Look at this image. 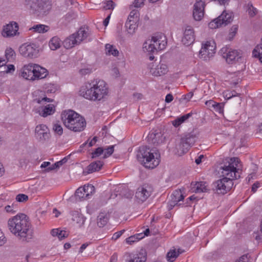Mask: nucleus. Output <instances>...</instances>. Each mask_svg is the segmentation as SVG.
Listing matches in <instances>:
<instances>
[{
  "label": "nucleus",
  "mask_w": 262,
  "mask_h": 262,
  "mask_svg": "<svg viewBox=\"0 0 262 262\" xmlns=\"http://www.w3.org/2000/svg\"><path fill=\"white\" fill-rule=\"evenodd\" d=\"M55 112V108L53 105L49 104L44 107L40 115L46 117L48 115L53 114Z\"/></svg>",
  "instance_id": "e433bc0d"
},
{
  "label": "nucleus",
  "mask_w": 262,
  "mask_h": 262,
  "mask_svg": "<svg viewBox=\"0 0 262 262\" xmlns=\"http://www.w3.org/2000/svg\"><path fill=\"white\" fill-rule=\"evenodd\" d=\"M192 113H189L184 115H183L180 117L177 118L174 120L172 121V125L174 127H178L182 123L184 122L186 120H187L189 117L192 116Z\"/></svg>",
  "instance_id": "c9c22d12"
},
{
  "label": "nucleus",
  "mask_w": 262,
  "mask_h": 262,
  "mask_svg": "<svg viewBox=\"0 0 262 262\" xmlns=\"http://www.w3.org/2000/svg\"><path fill=\"white\" fill-rule=\"evenodd\" d=\"M19 51L23 56L32 58L37 57L39 50L38 47L34 43H25L19 47Z\"/></svg>",
  "instance_id": "f8f14e48"
},
{
  "label": "nucleus",
  "mask_w": 262,
  "mask_h": 262,
  "mask_svg": "<svg viewBox=\"0 0 262 262\" xmlns=\"http://www.w3.org/2000/svg\"><path fill=\"white\" fill-rule=\"evenodd\" d=\"M165 140V137L160 130L150 131L147 136V142L155 146L163 143Z\"/></svg>",
  "instance_id": "2eb2a0df"
},
{
  "label": "nucleus",
  "mask_w": 262,
  "mask_h": 262,
  "mask_svg": "<svg viewBox=\"0 0 262 262\" xmlns=\"http://www.w3.org/2000/svg\"><path fill=\"white\" fill-rule=\"evenodd\" d=\"M137 23L136 22V20L131 21L130 19L129 20H127L125 23V27L127 29L128 33L130 34H133L135 33L136 29L138 27Z\"/></svg>",
  "instance_id": "72a5a7b5"
},
{
  "label": "nucleus",
  "mask_w": 262,
  "mask_h": 262,
  "mask_svg": "<svg viewBox=\"0 0 262 262\" xmlns=\"http://www.w3.org/2000/svg\"><path fill=\"white\" fill-rule=\"evenodd\" d=\"M33 101L34 102H37V103L38 104H40L42 102H52L53 101L52 99H50V98H49L46 96H44L43 97H40V98H35Z\"/></svg>",
  "instance_id": "8fccbe9b"
},
{
  "label": "nucleus",
  "mask_w": 262,
  "mask_h": 262,
  "mask_svg": "<svg viewBox=\"0 0 262 262\" xmlns=\"http://www.w3.org/2000/svg\"><path fill=\"white\" fill-rule=\"evenodd\" d=\"M89 244H90V243H88L83 244L80 248L79 252L82 253L83 251V250H84L86 248V247L89 245Z\"/></svg>",
  "instance_id": "338daca9"
},
{
  "label": "nucleus",
  "mask_w": 262,
  "mask_h": 262,
  "mask_svg": "<svg viewBox=\"0 0 262 262\" xmlns=\"http://www.w3.org/2000/svg\"><path fill=\"white\" fill-rule=\"evenodd\" d=\"M237 158L233 157L228 159L227 162L221 168L223 169V178L215 182V190L217 194L224 195L229 191L233 187V180L240 177L238 174L236 167L239 163Z\"/></svg>",
  "instance_id": "f257e3e1"
},
{
  "label": "nucleus",
  "mask_w": 262,
  "mask_h": 262,
  "mask_svg": "<svg viewBox=\"0 0 262 262\" xmlns=\"http://www.w3.org/2000/svg\"><path fill=\"white\" fill-rule=\"evenodd\" d=\"M10 232L19 238L26 239L31 228L29 217L25 214H18L10 219L8 222Z\"/></svg>",
  "instance_id": "7ed1b4c3"
},
{
  "label": "nucleus",
  "mask_w": 262,
  "mask_h": 262,
  "mask_svg": "<svg viewBox=\"0 0 262 262\" xmlns=\"http://www.w3.org/2000/svg\"><path fill=\"white\" fill-rule=\"evenodd\" d=\"M184 198H171V199L168 202V209L170 210L176 205L181 206L182 205L181 202H184Z\"/></svg>",
  "instance_id": "2f4dec72"
},
{
  "label": "nucleus",
  "mask_w": 262,
  "mask_h": 262,
  "mask_svg": "<svg viewBox=\"0 0 262 262\" xmlns=\"http://www.w3.org/2000/svg\"><path fill=\"white\" fill-rule=\"evenodd\" d=\"M108 217L103 213H101L97 217V225L99 227H103L107 223Z\"/></svg>",
  "instance_id": "58836bf2"
},
{
  "label": "nucleus",
  "mask_w": 262,
  "mask_h": 262,
  "mask_svg": "<svg viewBox=\"0 0 262 262\" xmlns=\"http://www.w3.org/2000/svg\"><path fill=\"white\" fill-rule=\"evenodd\" d=\"M28 200V198H16L15 202H14L11 206H14L13 207L14 210H16L17 209V203H23L26 202Z\"/></svg>",
  "instance_id": "49530a36"
},
{
  "label": "nucleus",
  "mask_w": 262,
  "mask_h": 262,
  "mask_svg": "<svg viewBox=\"0 0 262 262\" xmlns=\"http://www.w3.org/2000/svg\"><path fill=\"white\" fill-rule=\"evenodd\" d=\"M139 12L137 10H133L130 12L128 17L127 20L130 19L131 21L136 20V22L139 21Z\"/></svg>",
  "instance_id": "79ce46f5"
},
{
  "label": "nucleus",
  "mask_w": 262,
  "mask_h": 262,
  "mask_svg": "<svg viewBox=\"0 0 262 262\" xmlns=\"http://www.w3.org/2000/svg\"><path fill=\"white\" fill-rule=\"evenodd\" d=\"M92 72V70L89 68L82 69L79 70V73L82 75L89 74Z\"/></svg>",
  "instance_id": "bf43d9fd"
},
{
  "label": "nucleus",
  "mask_w": 262,
  "mask_h": 262,
  "mask_svg": "<svg viewBox=\"0 0 262 262\" xmlns=\"http://www.w3.org/2000/svg\"><path fill=\"white\" fill-rule=\"evenodd\" d=\"M63 47L67 49H71L74 47L75 45H79L76 37H75V34H73L67 37L62 42Z\"/></svg>",
  "instance_id": "cd10ccee"
},
{
  "label": "nucleus",
  "mask_w": 262,
  "mask_h": 262,
  "mask_svg": "<svg viewBox=\"0 0 262 262\" xmlns=\"http://www.w3.org/2000/svg\"><path fill=\"white\" fill-rule=\"evenodd\" d=\"M34 136L39 142L44 143L50 137V130L47 126L45 124L37 125L35 128Z\"/></svg>",
  "instance_id": "9b49d317"
},
{
  "label": "nucleus",
  "mask_w": 262,
  "mask_h": 262,
  "mask_svg": "<svg viewBox=\"0 0 262 262\" xmlns=\"http://www.w3.org/2000/svg\"><path fill=\"white\" fill-rule=\"evenodd\" d=\"M173 99V96L170 94H168L166 96L165 101L167 103H169L172 101Z\"/></svg>",
  "instance_id": "0e129e2a"
},
{
  "label": "nucleus",
  "mask_w": 262,
  "mask_h": 262,
  "mask_svg": "<svg viewBox=\"0 0 262 262\" xmlns=\"http://www.w3.org/2000/svg\"><path fill=\"white\" fill-rule=\"evenodd\" d=\"M103 152V149L102 147H98L92 153V158H95L100 156Z\"/></svg>",
  "instance_id": "3c124183"
},
{
  "label": "nucleus",
  "mask_w": 262,
  "mask_h": 262,
  "mask_svg": "<svg viewBox=\"0 0 262 262\" xmlns=\"http://www.w3.org/2000/svg\"><path fill=\"white\" fill-rule=\"evenodd\" d=\"M34 64L26 65L21 72V76L26 79L34 80Z\"/></svg>",
  "instance_id": "5701e85b"
},
{
  "label": "nucleus",
  "mask_w": 262,
  "mask_h": 262,
  "mask_svg": "<svg viewBox=\"0 0 262 262\" xmlns=\"http://www.w3.org/2000/svg\"><path fill=\"white\" fill-rule=\"evenodd\" d=\"M190 185L192 192L195 193L206 192L209 190L206 182H192Z\"/></svg>",
  "instance_id": "aec40b11"
},
{
  "label": "nucleus",
  "mask_w": 262,
  "mask_h": 262,
  "mask_svg": "<svg viewBox=\"0 0 262 262\" xmlns=\"http://www.w3.org/2000/svg\"><path fill=\"white\" fill-rule=\"evenodd\" d=\"M7 62L5 59L0 58V67L3 68V71L1 72L4 73H12L15 71V67L13 64L6 65Z\"/></svg>",
  "instance_id": "c85d7f7f"
},
{
  "label": "nucleus",
  "mask_w": 262,
  "mask_h": 262,
  "mask_svg": "<svg viewBox=\"0 0 262 262\" xmlns=\"http://www.w3.org/2000/svg\"><path fill=\"white\" fill-rule=\"evenodd\" d=\"M108 93L106 82L101 80H93L85 83L79 91V95L92 101H100L104 99Z\"/></svg>",
  "instance_id": "f03ea898"
},
{
  "label": "nucleus",
  "mask_w": 262,
  "mask_h": 262,
  "mask_svg": "<svg viewBox=\"0 0 262 262\" xmlns=\"http://www.w3.org/2000/svg\"><path fill=\"white\" fill-rule=\"evenodd\" d=\"M61 118L64 126L75 132H81L86 126L85 119L73 110L63 112Z\"/></svg>",
  "instance_id": "39448f33"
},
{
  "label": "nucleus",
  "mask_w": 262,
  "mask_h": 262,
  "mask_svg": "<svg viewBox=\"0 0 262 262\" xmlns=\"http://www.w3.org/2000/svg\"><path fill=\"white\" fill-rule=\"evenodd\" d=\"M205 2L202 0H196L193 5V17L196 21L201 20L204 16Z\"/></svg>",
  "instance_id": "f3484780"
},
{
  "label": "nucleus",
  "mask_w": 262,
  "mask_h": 262,
  "mask_svg": "<svg viewBox=\"0 0 262 262\" xmlns=\"http://www.w3.org/2000/svg\"><path fill=\"white\" fill-rule=\"evenodd\" d=\"M5 56L8 61H11L14 59L15 53L12 48H8L5 51Z\"/></svg>",
  "instance_id": "37998d69"
},
{
  "label": "nucleus",
  "mask_w": 262,
  "mask_h": 262,
  "mask_svg": "<svg viewBox=\"0 0 262 262\" xmlns=\"http://www.w3.org/2000/svg\"><path fill=\"white\" fill-rule=\"evenodd\" d=\"M71 215L72 216V220L73 222L76 223L77 226L79 228L83 227L86 218L82 214L77 211H73Z\"/></svg>",
  "instance_id": "b1692460"
},
{
  "label": "nucleus",
  "mask_w": 262,
  "mask_h": 262,
  "mask_svg": "<svg viewBox=\"0 0 262 262\" xmlns=\"http://www.w3.org/2000/svg\"><path fill=\"white\" fill-rule=\"evenodd\" d=\"M49 45L52 50H56L61 46V40L57 36H54L50 40Z\"/></svg>",
  "instance_id": "f704fd0d"
},
{
  "label": "nucleus",
  "mask_w": 262,
  "mask_h": 262,
  "mask_svg": "<svg viewBox=\"0 0 262 262\" xmlns=\"http://www.w3.org/2000/svg\"><path fill=\"white\" fill-rule=\"evenodd\" d=\"M150 73L154 76H161L165 75L168 72V67L165 63L156 62L150 63L148 65Z\"/></svg>",
  "instance_id": "ddd939ff"
},
{
  "label": "nucleus",
  "mask_w": 262,
  "mask_h": 262,
  "mask_svg": "<svg viewBox=\"0 0 262 262\" xmlns=\"http://www.w3.org/2000/svg\"><path fill=\"white\" fill-rule=\"evenodd\" d=\"M194 33L193 28L190 26H187L184 32L182 42L184 45L188 46L194 42Z\"/></svg>",
  "instance_id": "6ab92c4d"
},
{
  "label": "nucleus",
  "mask_w": 262,
  "mask_h": 262,
  "mask_svg": "<svg viewBox=\"0 0 262 262\" xmlns=\"http://www.w3.org/2000/svg\"><path fill=\"white\" fill-rule=\"evenodd\" d=\"M171 196H184L183 194L182 193L181 190H176L172 193Z\"/></svg>",
  "instance_id": "680f3d73"
},
{
  "label": "nucleus",
  "mask_w": 262,
  "mask_h": 262,
  "mask_svg": "<svg viewBox=\"0 0 262 262\" xmlns=\"http://www.w3.org/2000/svg\"><path fill=\"white\" fill-rule=\"evenodd\" d=\"M51 234L53 237H57L59 240L68 236V233L64 230H61L59 229H53L51 231Z\"/></svg>",
  "instance_id": "c756f323"
},
{
  "label": "nucleus",
  "mask_w": 262,
  "mask_h": 262,
  "mask_svg": "<svg viewBox=\"0 0 262 262\" xmlns=\"http://www.w3.org/2000/svg\"><path fill=\"white\" fill-rule=\"evenodd\" d=\"M215 44L214 41H207L202 46L199 52V56L204 60H209L215 52Z\"/></svg>",
  "instance_id": "9d476101"
},
{
  "label": "nucleus",
  "mask_w": 262,
  "mask_h": 262,
  "mask_svg": "<svg viewBox=\"0 0 262 262\" xmlns=\"http://www.w3.org/2000/svg\"><path fill=\"white\" fill-rule=\"evenodd\" d=\"M221 53L228 63H232L233 62L238 61L241 58L237 50H232L227 47L223 48L221 50Z\"/></svg>",
  "instance_id": "4468645a"
},
{
  "label": "nucleus",
  "mask_w": 262,
  "mask_h": 262,
  "mask_svg": "<svg viewBox=\"0 0 262 262\" xmlns=\"http://www.w3.org/2000/svg\"><path fill=\"white\" fill-rule=\"evenodd\" d=\"M167 45V39L164 34L156 33L151 39L146 41L143 44V49L149 53H155L158 50L164 49Z\"/></svg>",
  "instance_id": "423d86ee"
},
{
  "label": "nucleus",
  "mask_w": 262,
  "mask_h": 262,
  "mask_svg": "<svg viewBox=\"0 0 262 262\" xmlns=\"http://www.w3.org/2000/svg\"><path fill=\"white\" fill-rule=\"evenodd\" d=\"M53 130L56 134H58L59 136L61 135L63 133L62 127L58 123L53 124Z\"/></svg>",
  "instance_id": "c03bdc74"
},
{
  "label": "nucleus",
  "mask_w": 262,
  "mask_h": 262,
  "mask_svg": "<svg viewBox=\"0 0 262 262\" xmlns=\"http://www.w3.org/2000/svg\"><path fill=\"white\" fill-rule=\"evenodd\" d=\"M215 101L212 100H210L208 101H206L205 104L208 106V107H213L214 104H215Z\"/></svg>",
  "instance_id": "69168bd1"
},
{
  "label": "nucleus",
  "mask_w": 262,
  "mask_h": 262,
  "mask_svg": "<svg viewBox=\"0 0 262 262\" xmlns=\"http://www.w3.org/2000/svg\"><path fill=\"white\" fill-rule=\"evenodd\" d=\"M197 138L196 134L193 132L186 134L180 140L179 147H177L178 151L179 152V150H180L181 154L186 152L189 147L195 143Z\"/></svg>",
  "instance_id": "6e6552de"
},
{
  "label": "nucleus",
  "mask_w": 262,
  "mask_h": 262,
  "mask_svg": "<svg viewBox=\"0 0 262 262\" xmlns=\"http://www.w3.org/2000/svg\"><path fill=\"white\" fill-rule=\"evenodd\" d=\"M124 231H125L124 230H122L118 232H115L112 236V239H114V240H117L122 235V234L124 232Z\"/></svg>",
  "instance_id": "13d9d810"
},
{
  "label": "nucleus",
  "mask_w": 262,
  "mask_h": 262,
  "mask_svg": "<svg viewBox=\"0 0 262 262\" xmlns=\"http://www.w3.org/2000/svg\"><path fill=\"white\" fill-rule=\"evenodd\" d=\"M7 242V238L4 232L0 228V246L4 245Z\"/></svg>",
  "instance_id": "5fc2aeb1"
},
{
  "label": "nucleus",
  "mask_w": 262,
  "mask_h": 262,
  "mask_svg": "<svg viewBox=\"0 0 262 262\" xmlns=\"http://www.w3.org/2000/svg\"><path fill=\"white\" fill-rule=\"evenodd\" d=\"M115 4L112 0L106 1L104 2L103 9L105 10L113 9Z\"/></svg>",
  "instance_id": "de8ad7c7"
},
{
  "label": "nucleus",
  "mask_w": 262,
  "mask_h": 262,
  "mask_svg": "<svg viewBox=\"0 0 262 262\" xmlns=\"http://www.w3.org/2000/svg\"><path fill=\"white\" fill-rule=\"evenodd\" d=\"M179 254V252L176 251L175 249L170 250L167 254L166 258L167 260L170 262H173Z\"/></svg>",
  "instance_id": "a19ab883"
},
{
  "label": "nucleus",
  "mask_w": 262,
  "mask_h": 262,
  "mask_svg": "<svg viewBox=\"0 0 262 262\" xmlns=\"http://www.w3.org/2000/svg\"><path fill=\"white\" fill-rule=\"evenodd\" d=\"M68 161L67 158H64L62 160L55 162L54 164H52L50 167H48L45 169L46 172H49L51 170L58 169L60 167H61L63 164L66 163Z\"/></svg>",
  "instance_id": "4c0bfd02"
},
{
  "label": "nucleus",
  "mask_w": 262,
  "mask_h": 262,
  "mask_svg": "<svg viewBox=\"0 0 262 262\" xmlns=\"http://www.w3.org/2000/svg\"><path fill=\"white\" fill-rule=\"evenodd\" d=\"M13 207H14V206H12L11 205H7L5 207V209L6 211L7 212L14 213L17 211V210H14Z\"/></svg>",
  "instance_id": "052dcab7"
},
{
  "label": "nucleus",
  "mask_w": 262,
  "mask_h": 262,
  "mask_svg": "<svg viewBox=\"0 0 262 262\" xmlns=\"http://www.w3.org/2000/svg\"><path fill=\"white\" fill-rule=\"evenodd\" d=\"M74 34L78 43L80 44L90 35V31L88 27L83 26L80 27L78 31Z\"/></svg>",
  "instance_id": "4be33fe9"
},
{
  "label": "nucleus",
  "mask_w": 262,
  "mask_h": 262,
  "mask_svg": "<svg viewBox=\"0 0 262 262\" xmlns=\"http://www.w3.org/2000/svg\"><path fill=\"white\" fill-rule=\"evenodd\" d=\"M138 238L136 237L135 236H131L126 239V243L131 245L133 243L137 242Z\"/></svg>",
  "instance_id": "4d7b16f0"
},
{
  "label": "nucleus",
  "mask_w": 262,
  "mask_h": 262,
  "mask_svg": "<svg viewBox=\"0 0 262 262\" xmlns=\"http://www.w3.org/2000/svg\"><path fill=\"white\" fill-rule=\"evenodd\" d=\"M213 108L216 112L223 113L224 111V104L222 103L215 102V104Z\"/></svg>",
  "instance_id": "09e8293b"
},
{
  "label": "nucleus",
  "mask_w": 262,
  "mask_h": 262,
  "mask_svg": "<svg viewBox=\"0 0 262 262\" xmlns=\"http://www.w3.org/2000/svg\"><path fill=\"white\" fill-rule=\"evenodd\" d=\"M34 68L33 72L34 75V79L35 78H44L48 74V72L45 68H42L38 64H34Z\"/></svg>",
  "instance_id": "a878e982"
},
{
  "label": "nucleus",
  "mask_w": 262,
  "mask_h": 262,
  "mask_svg": "<svg viewBox=\"0 0 262 262\" xmlns=\"http://www.w3.org/2000/svg\"><path fill=\"white\" fill-rule=\"evenodd\" d=\"M260 187V183L258 182L254 183L252 187V191L255 192L256 191L257 189Z\"/></svg>",
  "instance_id": "e2e57ef3"
},
{
  "label": "nucleus",
  "mask_w": 262,
  "mask_h": 262,
  "mask_svg": "<svg viewBox=\"0 0 262 262\" xmlns=\"http://www.w3.org/2000/svg\"><path fill=\"white\" fill-rule=\"evenodd\" d=\"M146 255L145 253L140 252L130 257L126 260V262H146Z\"/></svg>",
  "instance_id": "7c9ffc66"
},
{
  "label": "nucleus",
  "mask_w": 262,
  "mask_h": 262,
  "mask_svg": "<svg viewBox=\"0 0 262 262\" xmlns=\"http://www.w3.org/2000/svg\"><path fill=\"white\" fill-rule=\"evenodd\" d=\"M144 0H135L133 3L135 8H140L144 5Z\"/></svg>",
  "instance_id": "6e6d98bb"
},
{
  "label": "nucleus",
  "mask_w": 262,
  "mask_h": 262,
  "mask_svg": "<svg viewBox=\"0 0 262 262\" xmlns=\"http://www.w3.org/2000/svg\"><path fill=\"white\" fill-rule=\"evenodd\" d=\"M105 51L107 55H112L114 56H117L119 54L118 50L113 45L106 44L105 45Z\"/></svg>",
  "instance_id": "ea45409f"
},
{
  "label": "nucleus",
  "mask_w": 262,
  "mask_h": 262,
  "mask_svg": "<svg viewBox=\"0 0 262 262\" xmlns=\"http://www.w3.org/2000/svg\"><path fill=\"white\" fill-rule=\"evenodd\" d=\"M19 26L18 24L14 21H10L9 24L4 26L2 35L5 37H13L19 35L18 32Z\"/></svg>",
  "instance_id": "dca6fc26"
},
{
  "label": "nucleus",
  "mask_w": 262,
  "mask_h": 262,
  "mask_svg": "<svg viewBox=\"0 0 262 262\" xmlns=\"http://www.w3.org/2000/svg\"><path fill=\"white\" fill-rule=\"evenodd\" d=\"M95 192V187L92 184H88L77 188L74 193V196H80L84 194L85 196H90L93 195Z\"/></svg>",
  "instance_id": "a211bd4d"
},
{
  "label": "nucleus",
  "mask_w": 262,
  "mask_h": 262,
  "mask_svg": "<svg viewBox=\"0 0 262 262\" xmlns=\"http://www.w3.org/2000/svg\"><path fill=\"white\" fill-rule=\"evenodd\" d=\"M103 165V162L101 161H97L92 162L86 168L84 173H91L100 170Z\"/></svg>",
  "instance_id": "393cba45"
},
{
  "label": "nucleus",
  "mask_w": 262,
  "mask_h": 262,
  "mask_svg": "<svg viewBox=\"0 0 262 262\" xmlns=\"http://www.w3.org/2000/svg\"><path fill=\"white\" fill-rule=\"evenodd\" d=\"M133 97L135 99L138 100L141 99L143 97V95L141 93H135L133 95Z\"/></svg>",
  "instance_id": "774afa93"
},
{
  "label": "nucleus",
  "mask_w": 262,
  "mask_h": 262,
  "mask_svg": "<svg viewBox=\"0 0 262 262\" xmlns=\"http://www.w3.org/2000/svg\"><path fill=\"white\" fill-rule=\"evenodd\" d=\"M30 30H32L34 32L39 33H44L48 32L50 30V27L48 26L37 24L34 25L32 27L29 29Z\"/></svg>",
  "instance_id": "473e14b6"
},
{
  "label": "nucleus",
  "mask_w": 262,
  "mask_h": 262,
  "mask_svg": "<svg viewBox=\"0 0 262 262\" xmlns=\"http://www.w3.org/2000/svg\"><path fill=\"white\" fill-rule=\"evenodd\" d=\"M136 157L138 161L146 168L152 169L160 163L159 152L156 149H150L146 146L139 148Z\"/></svg>",
  "instance_id": "20e7f679"
},
{
  "label": "nucleus",
  "mask_w": 262,
  "mask_h": 262,
  "mask_svg": "<svg viewBox=\"0 0 262 262\" xmlns=\"http://www.w3.org/2000/svg\"><path fill=\"white\" fill-rule=\"evenodd\" d=\"M232 20V13H227L224 11L219 16L210 21L208 24V27L211 29H216L221 27L222 25H227L231 23Z\"/></svg>",
  "instance_id": "1a4fd4ad"
},
{
  "label": "nucleus",
  "mask_w": 262,
  "mask_h": 262,
  "mask_svg": "<svg viewBox=\"0 0 262 262\" xmlns=\"http://www.w3.org/2000/svg\"><path fill=\"white\" fill-rule=\"evenodd\" d=\"M25 5L37 16L47 15L52 8L49 0H25Z\"/></svg>",
  "instance_id": "0eeeda50"
},
{
  "label": "nucleus",
  "mask_w": 262,
  "mask_h": 262,
  "mask_svg": "<svg viewBox=\"0 0 262 262\" xmlns=\"http://www.w3.org/2000/svg\"><path fill=\"white\" fill-rule=\"evenodd\" d=\"M134 195V192L125 186H118L115 188L113 193L111 196H131Z\"/></svg>",
  "instance_id": "412c9836"
},
{
  "label": "nucleus",
  "mask_w": 262,
  "mask_h": 262,
  "mask_svg": "<svg viewBox=\"0 0 262 262\" xmlns=\"http://www.w3.org/2000/svg\"><path fill=\"white\" fill-rule=\"evenodd\" d=\"M238 26L236 25H233L230 30V32L229 33V40H231L233 38L234 36L237 33L238 30Z\"/></svg>",
  "instance_id": "a18cd8bd"
},
{
  "label": "nucleus",
  "mask_w": 262,
  "mask_h": 262,
  "mask_svg": "<svg viewBox=\"0 0 262 262\" xmlns=\"http://www.w3.org/2000/svg\"><path fill=\"white\" fill-rule=\"evenodd\" d=\"M152 188L148 185H143L139 187L136 196H150L152 194Z\"/></svg>",
  "instance_id": "bb28decb"
},
{
  "label": "nucleus",
  "mask_w": 262,
  "mask_h": 262,
  "mask_svg": "<svg viewBox=\"0 0 262 262\" xmlns=\"http://www.w3.org/2000/svg\"><path fill=\"white\" fill-rule=\"evenodd\" d=\"M236 92L235 91L232 92H226L224 93V96L225 99L228 100L234 97H235Z\"/></svg>",
  "instance_id": "864d4df0"
},
{
  "label": "nucleus",
  "mask_w": 262,
  "mask_h": 262,
  "mask_svg": "<svg viewBox=\"0 0 262 262\" xmlns=\"http://www.w3.org/2000/svg\"><path fill=\"white\" fill-rule=\"evenodd\" d=\"M114 150V146L112 145V146H110L108 147L106 149V151L105 152V153L104 154L103 158H106L110 156L113 153Z\"/></svg>",
  "instance_id": "603ef678"
}]
</instances>
